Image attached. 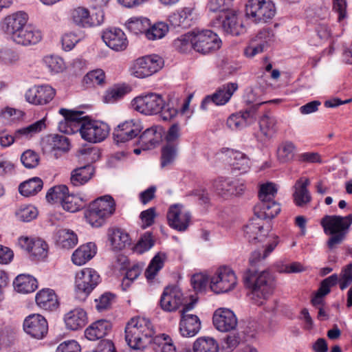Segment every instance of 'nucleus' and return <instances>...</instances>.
Masks as SVG:
<instances>
[{
	"label": "nucleus",
	"instance_id": "obj_1",
	"mask_svg": "<svg viewBox=\"0 0 352 352\" xmlns=\"http://www.w3.org/2000/svg\"><path fill=\"white\" fill-rule=\"evenodd\" d=\"M59 113L64 117V122L59 123V129L65 133L73 132L75 126L80 131L81 137L87 142L97 143L103 141L109 133V126L103 122L90 120L84 116L83 111L60 109Z\"/></svg>",
	"mask_w": 352,
	"mask_h": 352
},
{
	"label": "nucleus",
	"instance_id": "obj_2",
	"mask_svg": "<svg viewBox=\"0 0 352 352\" xmlns=\"http://www.w3.org/2000/svg\"><path fill=\"white\" fill-rule=\"evenodd\" d=\"M28 21L26 13L16 12L4 17L0 23V28L17 45H36L41 41L42 33L38 29L27 25Z\"/></svg>",
	"mask_w": 352,
	"mask_h": 352
},
{
	"label": "nucleus",
	"instance_id": "obj_3",
	"mask_svg": "<svg viewBox=\"0 0 352 352\" xmlns=\"http://www.w3.org/2000/svg\"><path fill=\"white\" fill-rule=\"evenodd\" d=\"M132 108L146 116L160 113L163 121L171 122L176 117V107L174 102L168 100L164 102L161 95L155 93H148L135 97L131 101Z\"/></svg>",
	"mask_w": 352,
	"mask_h": 352
},
{
	"label": "nucleus",
	"instance_id": "obj_4",
	"mask_svg": "<svg viewBox=\"0 0 352 352\" xmlns=\"http://www.w3.org/2000/svg\"><path fill=\"white\" fill-rule=\"evenodd\" d=\"M243 280L245 286L250 289L248 294L250 300L258 306L263 305L275 289L274 278L267 271L258 272L248 270L244 274Z\"/></svg>",
	"mask_w": 352,
	"mask_h": 352
},
{
	"label": "nucleus",
	"instance_id": "obj_5",
	"mask_svg": "<svg viewBox=\"0 0 352 352\" xmlns=\"http://www.w3.org/2000/svg\"><path fill=\"white\" fill-rule=\"evenodd\" d=\"M124 333L125 341L129 346L135 350H140L151 342L155 330L149 319L137 316L126 323Z\"/></svg>",
	"mask_w": 352,
	"mask_h": 352
},
{
	"label": "nucleus",
	"instance_id": "obj_6",
	"mask_svg": "<svg viewBox=\"0 0 352 352\" xmlns=\"http://www.w3.org/2000/svg\"><path fill=\"white\" fill-rule=\"evenodd\" d=\"M352 224V214L342 217L325 215L320 220V225L326 235L330 236L327 241L328 248H336L345 239Z\"/></svg>",
	"mask_w": 352,
	"mask_h": 352
},
{
	"label": "nucleus",
	"instance_id": "obj_7",
	"mask_svg": "<svg viewBox=\"0 0 352 352\" xmlns=\"http://www.w3.org/2000/svg\"><path fill=\"white\" fill-rule=\"evenodd\" d=\"M179 291L177 290V294ZM177 309H180L181 318L179 322V333L182 336L191 338L198 333L201 329V321L197 316L188 314L197 302V298L192 294L177 295Z\"/></svg>",
	"mask_w": 352,
	"mask_h": 352
},
{
	"label": "nucleus",
	"instance_id": "obj_8",
	"mask_svg": "<svg viewBox=\"0 0 352 352\" xmlns=\"http://www.w3.org/2000/svg\"><path fill=\"white\" fill-rule=\"evenodd\" d=\"M276 13L275 4L271 0H249L245 15L254 23H265L271 21Z\"/></svg>",
	"mask_w": 352,
	"mask_h": 352
},
{
	"label": "nucleus",
	"instance_id": "obj_9",
	"mask_svg": "<svg viewBox=\"0 0 352 352\" xmlns=\"http://www.w3.org/2000/svg\"><path fill=\"white\" fill-rule=\"evenodd\" d=\"M100 282V276L91 268H85L77 272L75 287L80 300H85Z\"/></svg>",
	"mask_w": 352,
	"mask_h": 352
},
{
	"label": "nucleus",
	"instance_id": "obj_10",
	"mask_svg": "<svg viewBox=\"0 0 352 352\" xmlns=\"http://www.w3.org/2000/svg\"><path fill=\"white\" fill-rule=\"evenodd\" d=\"M195 36L194 50L202 54H208L218 50L222 44L219 36L210 30L193 31Z\"/></svg>",
	"mask_w": 352,
	"mask_h": 352
},
{
	"label": "nucleus",
	"instance_id": "obj_11",
	"mask_svg": "<svg viewBox=\"0 0 352 352\" xmlns=\"http://www.w3.org/2000/svg\"><path fill=\"white\" fill-rule=\"evenodd\" d=\"M163 65V59L158 55L153 54L136 59L131 70L134 76L144 78L158 72Z\"/></svg>",
	"mask_w": 352,
	"mask_h": 352
},
{
	"label": "nucleus",
	"instance_id": "obj_12",
	"mask_svg": "<svg viewBox=\"0 0 352 352\" xmlns=\"http://www.w3.org/2000/svg\"><path fill=\"white\" fill-rule=\"evenodd\" d=\"M237 284L234 271L228 267H219L210 279V287L216 294L226 293L233 289Z\"/></svg>",
	"mask_w": 352,
	"mask_h": 352
},
{
	"label": "nucleus",
	"instance_id": "obj_13",
	"mask_svg": "<svg viewBox=\"0 0 352 352\" xmlns=\"http://www.w3.org/2000/svg\"><path fill=\"white\" fill-rule=\"evenodd\" d=\"M214 27H221L223 32L234 36H238L245 32V27L242 19L234 11L223 12L212 22Z\"/></svg>",
	"mask_w": 352,
	"mask_h": 352
},
{
	"label": "nucleus",
	"instance_id": "obj_14",
	"mask_svg": "<svg viewBox=\"0 0 352 352\" xmlns=\"http://www.w3.org/2000/svg\"><path fill=\"white\" fill-rule=\"evenodd\" d=\"M142 129L138 120H129L119 124L113 131L114 141L118 144L125 143L139 135Z\"/></svg>",
	"mask_w": 352,
	"mask_h": 352
},
{
	"label": "nucleus",
	"instance_id": "obj_15",
	"mask_svg": "<svg viewBox=\"0 0 352 352\" xmlns=\"http://www.w3.org/2000/svg\"><path fill=\"white\" fill-rule=\"evenodd\" d=\"M70 148L69 138L63 135H48L42 143V149L45 153H51L55 158H58L62 153H65Z\"/></svg>",
	"mask_w": 352,
	"mask_h": 352
},
{
	"label": "nucleus",
	"instance_id": "obj_16",
	"mask_svg": "<svg viewBox=\"0 0 352 352\" xmlns=\"http://www.w3.org/2000/svg\"><path fill=\"white\" fill-rule=\"evenodd\" d=\"M212 185L214 191L222 197L239 195L245 189L243 182L222 177L215 179Z\"/></svg>",
	"mask_w": 352,
	"mask_h": 352
},
{
	"label": "nucleus",
	"instance_id": "obj_17",
	"mask_svg": "<svg viewBox=\"0 0 352 352\" xmlns=\"http://www.w3.org/2000/svg\"><path fill=\"white\" fill-rule=\"evenodd\" d=\"M236 82H228L219 87L216 91L207 96L202 101L201 107L206 109L209 103H214L216 105H224L229 102L234 93L238 89Z\"/></svg>",
	"mask_w": 352,
	"mask_h": 352
},
{
	"label": "nucleus",
	"instance_id": "obj_18",
	"mask_svg": "<svg viewBox=\"0 0 352 352\" xmlns=\"http://www.w3.org/2000/svg\"><path fill=\"white\" fill-rule=\"evenodd\" d=\"M215 328L221 332H228L234 330L238 324V320L234 313L227 308L217 309L212 318Z\"/></svg>",
	"mask_w": 352,
	"mask_h": 352
},
{
	"label": "nucleus",
	"instance_id": "obj_19",
	"mask_svg": "<svg viewBox=\"0 0 352 352\" xmlns=\"http://www.w3.org/2000/svg\"><path fill=\"white\" fill-rule=\"evenodd\" d=\"M23 329L32 338L42 339L47 333L48 324L43 316L31 314L25 318Z\"/></svg>",
	"mask_w": 352,
	"mask_h": 352
},
{
	"label": "nucleus",
	"instance_id": "obj_20",
	"mask_svg": "<svg viewBox=\"0 0 352 352\" xmlns=\"http://www.w3.org/2000/svg\"><path fill=\"white\" fill-rule=\"evenodd\" d=\"M45 127V124L44 120H40L26 127L16 130L14 135L2 133L0 135V145L3 147L10 146L16 139L23 136L25 138L32 137L34 134L42 131Z\"/></svg>",
	"mask_w": 352,
	"mask_h": 352
},
{
	"label": "nucleus",
	"instance_id": "obj_21",
	"mask_svg": "<svg viewBox=\"0 0 352 352\" xmlns=\"http://www.w3.org/2000/svg\"><path fill=\"white\" fill-rule=\"evenodd\" d=\"M161 167L174 162L176 157V123H173L165 137V144L161 151Z\"/></svg>",
	"mask_w": 352,
	"mask_h": 352
},
{
	"label": "nucleus",
	"instance_id": "obj_22",
	"mask_svg": "<svg viewBox=\"0 0 352 352\" xmlns=\"http://www.w3.org/2000/svg\"><path fill=\"white\" fill-rule=\"evenodd\" d=\"M102 38L109 48L116 52L124 51L128 46L127 38L120 28L107 29L103 32Z\"/></svg>",
	"mask_w": 352,
	"mask_h": 352
},
{
	"label": "nucleus",
	"instance_id": "obj_23",
	"mask_svg": "<svg viewBox=\"0 0 352 352\" xmlns=\"http://www.w3.org/2000/svg\"><path fill=\"white\" fill-rule=\"evenodd\" d=\"M56 91L50 85L34 86L25 94L26 100L34 104H45L54 97Z\"/></svg>",
	"mask_w": 352,
	"mask_h": 352
},
{
	"label": "nucleus",
	"instance_id": "obj_24",
	"mask_svg": "<svg viewBox=\"0 0 352 352\" xmlns=\"http://www.w3.org/2000/svg\"><path fill=\"white\" fill-rule=\"evenodd\" d=\"M162 129L153 126L145 130L139 137L138 144L143 150L155 147L162 140Z\"/></svg>",
	"mask_w": 352,
	"mask_h": 352
},
{
	"label": "nucleus",
	"instance_id": "obj_25",
	"mask_svg": "<svg viewBox=\"0 0 352 352\" xmlns=\"http://www.w3.org/2000/svg\"><path fill=\"white\" fill-rule=\"evenodd\" d=\"M64 321L68 329L78 330L87 323V313L81 308H75L65 315Z\"/></svg>",
	"mask_w": 352,
	"mask_h": 352
},
{
	"label": "nucleus",
	"instance_id": "obj_26",
	"mask_svg": "<svg viewBox=\"0 0 352 352\" xmlns=\"http://www.w3.org/2000/svg\"><path fill=\"white\" fill-rule=\"evenodd\" d=\"M266 232L263 219L258 217L252 218L244 227V236L250 242L261 241Z\"/></svg>",
	"mask_w": 352,
	"mask_h": 352
},
{
	"label": "nucleus",
	"instance_id": "obj_27",
	"mask_svg": "<svg viewBox=\"0 0 352 352\" xmlns=\"http://www.w3.org/2000/svg\"><path fill=\"white\" fill-rule=\"evenodd\" d=\"M111 330V324L106 320H98L89 325L85 331V336L91 341L103 338Z\"/></svg>",
	"mask_w": 352,
	"mask_h": 352
},
{
	"label": "nucleus",
	"instance_id": "obj_28",
	"mask_svg": "<svg viewBox=\"0 0 352 352\" xmlns=\"http://www.w3.org/2000/svg\"><path fill=\"white\" fill-rule=\"evenodd\" d=\"M310 184L308 178L301 177L296 181L294 188L293 194L294 200L296 206L302 207L309 204L311 200V194L307 189V186Z\"/></svg>",
	"mask_w": 352,
	"mask_h": 352
},
{
	"label": "nucleus",
	"instance_id": "obj_29",
	"mask_svg": "<svg viewBox=\"0 0 352 352\" xmlns=\"http://www.w3.org/2000/svg\"><path fill=\"white\" fill-rule=\"evenodd\" d=\"M54 239L56 245L63 249L73 248L78 243L76 234L73 230L65 228L57 230L54 233Z\"/></svg>",
	"mask_w": 352,
	"mask_h": 352
},
{
	"label": "nucleus",
	"instance_id": "obj_30",
	"mask_svg": "<svg viewBox=\"0 0 352 352\" xmlns=\"http://www.w3.org/2000/svg\"><path fill=\"white\" fill-rule=\"evenodd\" d=\"M36 302L39 307L47 311H53L58 306L57 297L51 289H43L38 292Z\"/></svg>",
	"mask_w": 352,
	"mask_h": 352
},
{
	"label": "nucleus",
	"instance_id": "obj_31",
	"mask_svg": "<svg viewBox=\"0 0 352 352\" xmlns=\"http://www.w3.org/2000/svg\"><path fill=\"white\" fill-rule=\"evenodd\" d=\"M96 253V247L93 243L80 245L72 254V259L76 265H82L91 259Z\"/></svg>",
	"mask_w": 352,
	"mask_h": 352
},
{
	"label": "nucleus",
	"instance_id": "obj_32",
	"mask_svg": "<svg viewBox=\"0 0 352 352\" xmlns=\"http://www.w3.org/2000/svg\"><path fill=\"white\" fill-rule=\"evenodd\" d=\"M101 17V20H98L95 22L90 16L89 10L80 7L74 9L72 12V19L73 22L77 25L82 28H89L100 25L103 21V16L102 14Z\"/></svg>",
	"mask_w": 352,
	"mask_h": 352
},
{
	"label": "nucleus",
	"instance_id": "obj_33",
	"mask_svg": "<svg viewBox=\"0 0 352 352\" xmlns=\"http://www.w3.org/2000/svg\"><path fill=\"white\" fill-rule=\"evenodd\" d=\"M94 172V168L90 164L76 168L71 173V184L74 186L84 185L91 179Z\"/></svg>",
	"mask_w": 352,
	"mask_h": 352
},
{
	"label": "nucleus",
	"instance_id": "obj_34",
	"mask_svg": "<svg viewBox=\"0 0 352 352\" xmlns=\"http://www.w3.org/2000/svg\"><path fill=\"white\" fill-rule=\"evenodd\" d=\"M131 87L125 84H116L108 88L103 96L105 103H116L131 91Z\"/></svg>",
	"mask_w": 352,
	"mask_h": 352
},
{
	"label": "nucleus",
	"instance_id": "obj_35",
	"mask_svg": "<svg viewBox=\"0 0 352 352\" xmlns=\"http://www.w3.org/2000/svg\"><path fill=\"white\" fill-rule=\"evenodd\" d=\"M258 213V217L261 219H272L280 212V206L274 199L265 201H260L255 208Z\"/></svg>",
	"mask_w": 352,
	"mask_h": 352
},
{
	"label": "nucleus",
	"instance_id": "obj_36",
	"mask_svg": "<svg viewBox=\"0 0 352 352\" xmlns=\"http://www.w3.org/2000/svg\"><path fill=\"white\" fill-rule=\"evenodd\" d=\"M261 135L265 140L272 138L278 131V121L276 117L269 114L263 115L259 120Z\"/></svg>",
	"mask_w": 352,
	"mask_h": 352
},
{
	"label": "nucleus",
	"instance_id": "obj_37",
	"mask_svg": "<svg viewBox=\"0 0 352 352\" xmlns=\"http://www.w3.org/2000/svg\"><path fill=\"white\" fill-rule=\"evenodd\" d=\"M160 305L161 308L167 312L176 310V287L168 285L166 287L161 296Z\"/></svg>",
	"mask_w": 352,
	"mask_h": 352
},
{
	"label": "nucleus",
	"instance_id": "obj_38",
	"mask_svg": "<svg viewBox=\"0 0 352 352\" xmlns=\"http://www.w3.org/2000/svg\"><path fill=\"white\" fill-rule=\"evenodd\" d=\"M13 283L18 292L24 294L33 292L38 287L36 278L26 274H20L16 276Z\"/></svg>",
	"mask_w": 352,
	"mask_h": 352
},
{
	"label": "nucleus",
	"instance_id": "obj_39",
	"mask_svg": "<svg viewBox=\"0 0 352 352\" xmlns=\"http://www.w3.org/2000/svg\"><path fill=\"white\" fill-rule=\"evenodd\" d=\"M109 240L112 248L120 250L129 245L130 239L129 234L120 228H114L109 232Z\"/></svg>",
	"mask_w": 352,
	"mask_h": 352
},
{
	"label": "nucleus",
	"instance_id": "obj_40",
	"mask_svg": "<svg viewBox=\"0 0 352 352\" xmlns=\"http://www.w3.org/2000/svg\"><path fill=\"white\" fill-rule=\"evenodd\" d=\"M217 341L209 336L198 338L193 343L194 352H219Z\"/></svg>",
	"mask_w": 352,
	"mask_h": 352
},
{
	"label": "nucleus",
	"instance_id": "obj_41",
	"mask_svg": "<svg viewBox=\"0 0 352 352\" xmlns=\"http://www.w3.org/2000/svg\"><path fill=\"white\" fill-rule=\"evenodd\" d=\"M93 206L98 208L103 215L108 219L111 217L116 210V203L114 199L110 195H104L100 197L93 201L91 204Z\"/></svg>",
	"mask_w": 352,
	"mask_h": 352
},
{
	"label": "nucleus",
	"instance_id": "obj_42",
	"mask_svg": "<svg viewBox=\"0 0 352 352\" xmlns=\"http://www.w3.org/2000/svg\"><path fill=\"white\" fill-rule=\"evenodd\" d=\"M229 157L232 160L231 166L232 168L239 170L241 173L248 171L250 167V160L248 157L238 151L229 152Z\"/></svg>",
	"mask_w": 352,
	"mask_h": 352
},
{
	"label": "nucleus",
	"instance_id": "obj_43",
	"mask_svg": "<svg viewBox=\"0 0 352 352\" xmlns=\"http://www.w3.org/2000/svg\"><path fill=\"white\" fill-rule=\"evenodd\" d=\"M43 181L39 177H33L19 185V192L25 197L35 195L43 188Z\"/></svg>",
	"mask_w": 352,
	"mask_h": 352
},
{
	"label": "nucleus",
	"instance_id": "obj_44",
	"mask_svg": "<svg viewBox=\"0 0 352 352\" xmlns=\"http://www.w3.org/2000/svg\"><path fill=\"white\" fill-rule=\"evenodd\" d=\"M85 217L87 221L93 228H100L102 226L108 218L103 215V212L100 211L98 208H96L89 204L88 208L85 212Z\"/></svg>",
	"mask_w": 352,
	"mask_h": 352
},
{
	"label": "nucleus",
	"instance_id": "obj_45",
	"mask_svg": "<svg viewBox=\"0 0 352 352\" xmlns=\"http://www.w3.org/2000/svg\"><path fill=\"white\" fill-rule=\"evenodd\" d=\"M166 256L163 253H157L151 261L144 274L148 280L155 278L159 271L163 267Z\"/></svg>",
	"mask_w": 352,
	"mask_h": 352
},
{
	"label": "nucleus",
	"instance_id": "obj_46",
	"mask_svg": "<svg viewBox=\"0 0 352 352\" xmlns=\"http://www.w3.org/2000/svg\"><path fill=\"white\" fill-rule=\"evenodd\" d=\"M296 146L289 140L283 142L278 147L277 156L282 162H287L293 160L296 153Z\"/></svg>",
	"mask_w": 352,
	"mask_h": 352
},
{
	"label": "nucleus",
	"instance_id": "obj_47",
	"mask_svg": "<svg viewBox=\"0 0 352 352\" xmlns=\"http://www.w3.org/2000/svg\"><path fill=\"white\" fill-rule=\"evenodd\" d=\"M169 31V26L164 22H157L148 28L146 32V38L151 41L161 39L164 37Z\"/></svg>",
	"mask_w": 352,
	"mask_h": 352
},
{
	"label": "nucleus",
	"instance_id": "obj_48",
	"mask_svg": "<svg viewBox=\"0 0 352 352\" xmlns=\"http://www.w3.org/2000/svg\"><path fill=\"white\" fill-rule=\"evenodd\" d=\"M192 223V214L184 206L177 204V231L184 232Z\"/></svg>",
	"mask_w": 352,
	"mask_h": 352
},
{
	"label": "nucleus",
	"instance_id": "obj_49",
	"mask_svg": "<svg viewBox=\"0 0 352 352\" xmlns=\"http://www.w3.org/2000/svg\"><path fill=\"white\" fill-rule=\"evenodd\" d=\"M84 200L78 195L74 194H66L63 201L61 204L63 208L70 212H75L83 207Z\"/></svg>",
	"mask_w": 352,
	"mask_h": 352
},
{
	"label": "nucleus",
	"instance_id": "obj_50",
	"mask_svg": "<svg viewBox=\"0 0 352 352\" xmlns=\"http://www.w3.org/2000/svg\"><path fill=\"white\" fill-rule=\"evenodd\" d=\"M127 29L134 34H144L150 26V21L146 18H132L126 24Z\"/></svg>",
	"mask_w": 352,
	"mask_h": 352
},
{
	"label": "nucleus",
	"instance_id": "obj_51",
	"mask_svg": "<svg viewBox=\"0 0 352 352\" xmlns=\"http://www.w3.org/2000/svg\"><path fill=\"white\" fill-rule=\"evenodd\" d=\"M67 192L69 190L67 186H56L48 190L46 194V199L51 204L60 203L61 204Z\"/></svg>",
	"mask_w": 352,
	"mask_h": 352
},
{
	"label": "nucleus",
	"instance_id": "obj_52",
	"mask_svg": "<svg viewBox=\"0 0 352 352\" xmlns=\"http://www.w3.org/2000/svg\"><path fill=\"white\" fill-rule=\"evenodd\" d=\"M278 191L276 185L272 182H267L260 185L258 198L260 201H270L274 199Z\"/></svg>",
	"mask_w": 352,
	"mask_h": 352
},
{
	"label": "nucleus",
	"instance_id": "obj_53",
	"mask_svg": "<svg viewBox=\"0 0 352 352\" xmlns=\"http://www.w3.org/2000/svg\"><path fill=\"white\" fill-rule=\"evenodd\" d=\"M272 102L273 100H269L254 104L252 107L245 111L239 112L238 114H239L240 118L243 120L242 122H243L244 126H247L256 121V113L257 109L261 104Z\"/></svg>",
	"mask_w": 352,
	"mask_h": 352
},
{
	"label": "nucleus",
	"instance_id": "obj_54",
	"mask_svg": "<svg viewBox=\"0 0 352 352\" xmlns=\"http://www.w3.org/2000/svg\"><path fill=\"white\" fill-rule=\"evenodd\" d=\"M194 32H188L177 39V50L182 53H188L194 50Z\"/></svg>",
	"mask_w": 352,
	"mask_h": 352
},
{
	"label": "nucleus",
	"instance_id": "obj_55",
	"mask_svg": "<svg viewBox=\"0 0 352 352\" xmlns=\"http://www.w3.org/2000/svg\"><path fill=\"white\" fill-rule=\"evenodd\" d=\"M15 214L19 221L29 222L36 217L38 211L32 206H22L16 211Z\"/></svg>",
	"mask_w": 352,
	"mask_h": 352
},
{
	"label": "nucleus",
	"instance_id": "obj_56",
	"mask_svg": "<svg viewBox=\"0 0 352 352\" xmlns=\"http://www.w3.org/2000/svg\"><path fill=\"white\" fill-rule=\"evenodd\" d=\"M40 157L37 153L28 149L24 151L21 155V162L27 168H34L39 163Z\"/></svg>",
	"mask_w": 352,
	"mask_h": 352
},
{
	"label": "nucleus",
	"instance_id": "obj_57",
	"mask_svg": "<svg viewBox=\"0 0 352 352\" xmlns=\"http://www.w3.org/2000/svg\"><path fill=\"white\" fill-rule=\"evenodd\" d=\"M43 63L51 72L58 73L62 72L65 67L63 60L56 56H46L43 58Z\"/></svg>",
	"mask_w": 352,
	"mask_h": 352
},
{
	"label": "nucleus",
	"instance_id": "obj_58",
	"mask_svg": "<svg viewBox=\"0 0 352 352\" xmlns=\"http://www.w3.org/2000/svg\"><path fill=\"white\" fill-rule=\"evenodd\" d=\"M315 32L322 43L330 42L333 38L331 27L326 23H319L317 24Z\"/></svg>",
	"mask_w": 352,
	"mask_h": 352
},
{
	"label": "nucleus",
	"instance_id": "obj_59",
	"mask_svg": "<svg viewBox=\"0 0 352 352\" xmlns=\"http://www.w3.org/2000/svg\"><path fill=\"white\" fill-rule=\"evenodd\" d=\"M105 74L102 69H96L89 72L83 78V81L88 85H100L104 82Z\"/></svg>",
	"mask_w": 352,
	"mask_h": 352
},
{
	"label": "nucleus",
	"instance_id": "obj_60",
	"mask_svg": "<svg viewBox=\"0 0 352 352\" xmlns=\"http://www.w3.org/2000/svg\"><path fill=\"white\" fill-rule=\"evenodd\" d=\"M48 245L41 239H36L31 246L29 253L38 258H45L47 255Z\"/></svg>",
	"mask_w": 352,
	"mask_h": 352
},
{
	"label": "nucleus",
	"instance_id": "obj_61",
	"mask_svg": "<svg viewBox=\"0 0 352 352\" xmlns=\"http://www.w3.org/2000/svg\"><path fill=\"white\" fill-rule=\"evenodd\" d=\"M154 239L152 234L149 232H145L138 241L135 250L139 253H143L150 250L154 245Z\"/></svg>",
	"mask_w": 352,
	"mask_h": 352
},
{
	"label": "nucleus",
	"instance_id": "obj_62",
	"mask_svg": "<svg viewBox=\"0 0 352 352\" xmlns=\"http://www.w3.org/2000/svg\"><path fill=\"white\" fill-rule=\"evenodd\" d=\"M177 21H179L177 26H181L183 28L190 27L193 23L192 9L186 8L181 10Z\"/></svg>",
	"mask_w": 352,
	"mask_h": 352
},
{
	"label": "nucleus",
	"instance_id": "obj_63",
	"mask_svg": "<svg viewBox=\"0 0 352 352\" xmlns=\"http://www.w3.org/2000/svg\"><path fill=\"white\" fill-rule=\"evenodd\" d=\"M114 297L113 294L109 292L102 294L98 299L95 300L97 310L102 311L109 309L113 302Z\"/></svg>",
	"mask_w": 352,
	"mask_h": 352
},
{
	"label": "nucleus",
	"instance_id": "obj_64",
	"mask_svg": "<svg viewBox=\"0 0 352 352\" xmlns=\"http://www.w3.org/2000/svg\"><path fill=\"white\" fill-rule=\"evenodd\" d=\"M81 347L80 344L74 340L64 341L60 343L56 352H80Z\"/></svg>",
	"mask_w": 352,
	"mask_h": 352
}]
</instances>
